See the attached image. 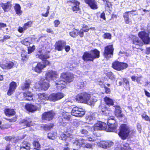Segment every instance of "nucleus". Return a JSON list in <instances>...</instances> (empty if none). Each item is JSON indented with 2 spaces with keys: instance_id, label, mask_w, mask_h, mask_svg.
I'll return each mask as SVG.
<instances>
[{
  "instance_id": "774afa93",
  "label": "nucleus",
  "mask_w": 150,
  "mask_h": 150,
  "mask_svg": "<svg viewBox=\"0 0 150 150\" xmlns=\"http://www.w3.org/2000/svg\"><path fill=\"white\" fill-rule=\"evenodd\" d=\"M70 35L72 37H74L75 36V32L74 31L70 32Z\"/></svg>"
},
{
  "instance_id": "ea45409f",
  "label": "nucleus",
  "mask_w": 150,
  "mask_h": 150,
  "mask_svg": "<svg viewBox=\"0 0 150 150\" xmlns=\"http://www.w3.org/2000/svg\"><path fill=\"white\" fill-rule=\"evenodd\" d=\"M32 24V22L31 21H29L27 23L24 24L23 27L24 30H26L28 28L31 27Z\"/></svg>"
},
{
  "instance_id": "052dcab7",
  "label": "nucleus",
  "mask_w": 150,
  "mask_h": 150,
  "mask_svg": "<svg viewBox=\"0 0 150 150\" xmlns=\"http://www.w3.org/2000/svg\"><path fill=\"white\" fill-rule=\"evenodd\" d=\"M123 80L124 81V82L125 83L126 85H129V83L128 79L126 78H123Z\"/></svg>"
},
{
  "instance_id": "20e7f679",
  "label": "nucleus",
  "mask_w": 150,
  "mask_h": 150,
  "mask_svg": "<svg viewBox=\"0 0 150 150\" xmlns=\"http://www.w3.org/2000/svg\"><path fill=\"white\" fill-rule=\"evenodd\" d=\"M114 117H110L108 118L107 121L108 126L107 125L106 131L108 132H113L116 129L117 123H115V121L114 119Z\"/></svg>"
},
{
  "instance_id": "b1692460",
  "label": "nucleus",
  "mask_w": 150,
  "mask_h": 150,
  "mask_svg": "<svg viewBox=\"0 0 150 150\" xmlns=\"http://www.w3.org/2000/svg\"><path fill=\"white\" fill-rule=\"evenodd\" d=\"M30 145L27 142H23L21 145L20 150H30Z\"/></svg>"
},
{
  "instance_id": "c85d7f7f",
  "label": "nucleus",
  "mask_w": 150,
  "mask_h": 150,
  "mask_svg": "<svg viewBox=\"0 0 150 150\" xmlns=\"http://www.w3.org/2000/svg\"><path fill=\"white\" fill-rule=\"evenodd\" d=\"M1 6L4 11L7 12L9 11L11 9V4L10 2H8L5 4L2 3L1 5Z\"/></svg>"
},
{
  "instance_id": "37998d69",
  "label": "nucleus",
  "mask_w": 150,
  "mask_h": 150,
  "mask_svg": "<svg viewBox=\"0 0 150 150\" xmlns=\"http://www.w3.org/2000/svg\"><path fill=\"white\" fill-rule=\"evenodd\" d=\"M21 57H22L21 59L23 60H26L28 57L27 56V52L25 51H22V54H21Z\"/></svg>"
},
{
  "instance_id": "3c124183",
  "label": "nucleus",
  "mask_w": 150,
  "mask_h": 150,
  "mask_svg": "<svg viewBox=\"0 0 150 150\" xmlns=\"http://www.w3.org/2000/svg\"><path fill=\"white\" fill-rule=\"evenodd\" d=\"M35 49V47L34 46H33L32 47H29L28 48V53L30 54L33 52Z\"/></svg>"
},
{
  "instance_id": "f03ea898",
  "label": "nucleus",
  "mask_w": 150,
  "mask_h": 150,
  "mask_svg": "<svg viewBox=\"0 0 150 150\" xmlns=\"http://www.w3.org/2000/svg\"><path fill=\"white\" fill-rule=\"evenodd\" d=\"M74 77L72 74L70 73H64L61 74L60 80L57 81L55 84L57 86L60 88H64V86L66 84L67 82H71L73 80Z\"/></svg>"
},
{
  "instance_id": "423d86ee",
  "label": "nucleus",
  "mask_w": 150,
  "mask_h": 150,
  "mask_svg": "<svg viewBox=\"0 0 150 150\" xmlns=\"http://www.w3.org/2000/svg\"><path fill=\"white\" fill-rule=\"evenodd\" d=\"M76 146H79V148L91 149L92 148V145L90 143H87L86 140L83 139L76 140Z\"/></svg>"
},
{
  "instance_id": "ddd939ff",
  "label": "nucleus",
  "mask_w": 150,
  "mask_h": 150,
  "mask_svg": "<svg viewBox=\"0 0 150 150\" xmlns=\"http://www.w3.org/2000/svg\"><path fill=\"white\" fill-rule=\"evenodd\" d=\"M66 45L65 42L63 41H58L56 42L54 45L55 49L59 51H61L64 49Z\"/></svg>"
},
{
  "instance_id": "a19ab883",
  "label": "nucleus",
  "mask_w": 150,
  "mask_h": 150,
  "mask_svg": "<svg viewBox=\"0 0 150 150\" xmlns=\"http://www.w3.org/2000/svg\"><path fill=\"white\" fill-rule=\"evenodd\" d=\"M47 137L50 139L54 140L56 138V134L55 133H49L48 134Z\"/></svg>"
},
{
  "instance_id": "7c9ffc66",
  "label": "nucleus",
  "mask_w": 150,
  "mask_h": 150,
  "mask_svg": "<svg viewBox=\"0 0 150 150\" xmlns=\"http://www.w3.org/2000/svg\"><path fill=\"white\" fill-rule=\"evenodd\" d=\"M23 95L26 100L30 101L33 99V94L30 92H25L23 93Z\"/></svg>"
},
{
  "instance_id": "58836bf2",
  "label": "nucleus",
  "mask_w": 150,
  "mask_h": 150,
  "mask_svg": "<svg viewBox=\"0 0 150 150\" xmlns=\"http://www.w3.org/2000/svg\"><path fill=\"white\" fill-rule=\"evenodd\" d=\"M48 97L49 100H52L54 101L57 100L56 93L52 94L50 95Z\"/></svg>"
},
{
  "instance_id": "f8f14e48",
  "label": "nucleus",
  "mask_w": 150,
  "mask_h": 150,
  "mask_svg": "<svg viewBox=\"0 0 150 150\" xmlns=\"http://www.w3.org/2000/svg\"><path fill=\"white\" fill-rule=\"evenodd\" d=\"M47 81L42 79L40 81L39 83V86H36V88H38L39 87H41L42 89L44 90H47L49 87V84Z\"/></svg>"
},
{
  "instance_id": "412c9836",
  "label": "nucleus",
  "mask_w": 150,
  "mask_h": 150,
  "mask_svg": "<svg viewBox=\"0 0 150 150\" xmlns=\"http://www.w3.org/2000/svg\"><path fill=\"white\" fill-rule=\"evenodd\" d=\"M14 64L12 62H7L0 64V67L4 69H11L14 66Z\"/></svg>"
},
{
  "instance_id": "5fc2aeb1",
  "label": "nucleus",
  "mask_w": 150,
  "mask_h": 150,
  "mask_svg": "<svg viewBox=\"0 0 150 150\" xmlns=\"http://www.w3.org/2000/svg\"><path fill=\"white\" fill-rule=\"evenodd\" d=\"M132 11H127L124 13L123 14V17L124 18H129V12H132Z\"/></svg>"
},
{
  "instance_id": "6e6552de",
  "label": "nucleus",
  "mask_w": 150,
  "mask_h": 150,
  "mask_svg": "<svg viewBox=\"0 0 150 150\" xmlns=\"http://www.w3.org/2000/svg\"><path fill=\"white\" fill-rule=\"evenodd\" d=\"M45 76L46 79L45 80L49 81L51 80H55L57 77L58 74L54 71H48L46 73Z\"/></svg>"
},
{
  "instance_id": "c9c22d12",
  "label": "nucleus",
  "mask_w": 150,
  "mask_h": 150,
  "mask_svg": "<svg viewBox=\"0 0 150 150\" xmlns=\"http://www.w3.org/2000/svg\"><path fill=\"white\" fill-rule=\"evenodd\" d=\"M5 113L7 116H12L15 114V112L13 109H7L5 110Z\"/></svg>"
},
{
  "instance_id": "dca6fc26",
  "label": "nucleus",
  "mask_w": 150,
  "mask_h": 150,
  "mask_svg": "<svg viewBox=\"0 0 150 150\" xmlns=\"http://www.w3.org/2000/svg\"><path fill=\"white\" fill-rule=\"evenodd\" d=\"M74 135L67 133L66 134H62L60 135L61 139L64 141H67V142L71 140L72 139L74 138Z\"/></svg>"
},
{
  "instance_id": "473e14b6",
  "label": "nucleus",
  "mask_w": 150,
  "mask_h": 150,
  "mask_svg": "<svg viewBox=\"0 0 150 150\" xmlns=\"http://www.w3.org/2000/svg\"><path fill=\"white\" fill-rule=\"evenodd\" d=\"M105 103L108 106L113 105L114 102L113 100L110 98L105 97L104 99Z\"/></svg>"
},
{
  "instance_id": "a878e982",
  "label": "nucleus",
  "mask_w": 150,
  "mask_h": 150,
  "mask_svg": "<svg viewBox=\"0 0 150 150\" xmlns=\"http://www.w3.org/2000/svg\"><path fill=\"white\" fill-rule=\"evenodd\" d=\"M131 79L132 81H136L138 84H142V83L144 82L142 80V77L141 76L138 77L133 76L131 77Z\"/></svg>"
},
{
  "instance_id": "09e8293b",
  "label": "nucleus",
  "mask_w": 150,
  "mask_h": 150,
  "mask_svg": "<svg viewBox=\"0 0 150 150\" xmlns=\"http://www.w3.org/2000/svg\"><path fill=\"white\" fill-rule=\"evenodd\" d=\"M33 145L35 147L36 149H38L40 147V144L38 142L36 141H35L33 142Z\"/></svg>"
},
{
  "instance_id": "4c0bfd02",
  "label": "nucleus",
  "mask_w": 150,
  "mask_h": 150,
  "mask_svg": "<svg viewBox=\"0 0 150 150\" xmlns=\"http://www.w3.org/2000/svg\"><path fill=\"white\" fill-rule=\"evenodd\" d=\"M31 39L30 38H26L21 41L22 43L26 46H28L31 42Z\"/></svg>"
},
{
  "instance_id": "f3484780",
  "label": "nucleus",
  "mask_w": 150,
  "mask_h": 150,
  "mask_svg": "<svg viewBox=\"0 0 150 150\" xmlns=\"http://www.w3.org/2000/svg\"><path fill=\"white\" fill-rule=\"evenodd\" d=\"M38 101L41 103H46L45 101L48 100V96L45 93H40L38 94Z\"/></svg>"
},
{
  "instance_id": "5701e85b",
  "label": "nucleus",
  "mask_w": 150,
  "mask_h": 150,
  "mask_svg": "<svg viewBox=\"0 0 150 150\" xmlns=\"http://www.w3.org/2000/svg\"><path fill=\"white\" fill-rule=\"evenodd\" d=\"M82 128L79 131L80 133L82 134H86L88 132V131L91 130V128L90 127L85 125H83L82 126Z\"/></svg>"
},
{
  "instance_id": "864d4df0",
  "label": "nucleus",
  "mask_w": 150,
  "mask_h": 150,
  "mask_svg": "<svg viewBox=\"0 0 150 150\" xmlns=\"http://www.w3.org/2000/svg\"><path fill=\"white\" fill-rule=\"evenodd\" d=\"M76 11H79L80 9V8L79 6L80 4V3L78 1H76Z\"/></svg>"
},
{
  "instance_id": "69168bd1",
  "label": "nucleus",
  "mask_w": 150,
  "mask_h": 150,
  "mask_svg": "<svg viewBox=\"0 0 150 150\" xmlns=\"http://www.w3.org/2000/svg\"><path fill=\"white\" fill-rule=\"evenodd\" d=\"M144 92L146 95L148 97H150V93L147 92L146 90H144Z\"/></svg>"
},
{
  "instance_id": "6e6d98bb",
  "label": "nucleus",
  "mask_w": 150,
  "mask_h": 150,
  "mask_svg": "<svg viewBox=\"0 0 150 150\" xmlns=\"http://www.w3.org/2000/svg\"><path fill=\"white\" fill-rule=\"evenodd\" d=\"M60 21L58 20H55L54 22V26L56 27H57L58 25L60 24Z\"/></svg>"
},
{
  "instance_id": "680f3d73",
  "label": "nucleus",
  "mask_w": 150,
  "mask_h": 150,
  "mask_svg": "<svg viewBox=\"0 0 150 150\" xmlns=\"http://www.w3.org/2000/svg\"><path fill=\"white\" fill-rule=\"evenodd\" d=\"M105 92L107 93H109L110 92V89L106 86L104 87Z\"/></svg>"
},
{
  "instance_id": "4468645a",
  "label": "nucleus",
  "mask_w": 150,
  "mask_h": 150,
  "mask_svg": "<svg viewBox=\"0 0 150 150\" xmlns=\"http://www.w3.org/2000/svg\"><path fill=\"white\" fill-rule=\"evenodd\" d=\"M55 114L52 111H50L48 112L44 113L42 115V118L43 119L50 120L53 118Z\"/></svg>"
},
{
  "instance_id": "f257e3e1",
  "label": "nucleus",
  "mask_w": 150,
  "mask_h": 150,
  "mask_svg": "<svg viewBox=\"0 0 150 150\" xmlns=\"http://www.w3.org/2000/svg\"><path fill=\"white\" fill-rule=\"evenodd\" d=\"M76 100L79 102L87 103L91 105L97 100V98L95 96L91 97L90 94L84 92L78 94L76 97Z\"/></svg>"
},
{
  "instance_id": "f704fd0d",
  "label": "nucleus",
  "mask_w": 150,
  "mask_h": 150,
  "mask_svg": "<svg viewBox=\"0 0 150 150\" xmlns=\"http://www.w3.org/2000/svg\"><path fill=\"white\" fill-rule=\"evenodd\" d=\"M133 44L139 46H142L143 45V42L141 40H139V38L137 37H135L133 40Z\"/></svg>"
},
{
  "instance_id": "72a5a7b5",
  "label": "nucleus",
  "mask_w": 150,
  "mask_h": 150,
  "mask_svg": "<svg viewBox=\"0 0 150 150\" xmlns=\"http://www.w3.org/2000/svg\"><path fill=\"white\" fill-rule=\"evenodd\" d=\"M21 7L20 5L16 4L14 6V9L16 14L18 15H21L22 13V11L21 10Z\"/></svg>"
},
{
  "instance_id": "338daca9",
  "label": "nucleus",
  "mask_w": 150,
  "mask_h": 150,
  "mask_svg": "<svg viewBox=\"0 0 150 150\" xmlns=\"http://www.w3.org/2000/svg\"><path fill=\"white\" fill-rule=\"evenodd\" d=\"M12 138V137L11 136L6 137L5 138V139L7 141H10Z\"/></svg>"
},
{
  "instance_id": "603ef678",
  "label": "nucleus",
  "mask_w": 150,
  "mask_h": 150,
  "mask_svg": "<svg viewBox=\"0 0 150 150\" xmlns=\"http://www.w3.org/2000/svg\"><path fill=\"white\" fill-rule=\"evenodd\" d=\"M122 111L121 110H119L115 111V114L117 117H122V114L121 113Z\"/></svg>"
},
{
  "instance_id": "de8ad7c7",
  "label": "nucleus",
  "mask_w": 150,
  "mask_h": 150,
  "mask_svg": "<svg viewBox=\"0 0 150 150\" xmlns=\"http://www.w3.org/2000/svg\"><path fill=\"white\" fill-rule=\"evenodd\" d=\"M101 110L104 113V114L105 115L108 116L110 115L111 112V111L108 110H104L103 109H102Z\"/></svg>"
},
{
  "instance_id": "39448f33",
  "label": "nucleus",
  "mask_w": 150,
  "mask_h": 150,
  "mask_svg": "<svg viewBox=\"0 0 150 150\" xmlns=\"http://www.w3.org/2000/svg\"><path fill=\"white\" fill-rule=\"evenodd\" d=\"M130 132V129L126 125L123 124L120 127L119 135L123 139H125L128 137Z\"/></svg>"
},
{
  "instance_id": "0eeeda50",
  "label": "nucleus",
  "mask_w": 150,
  "mask_h": 150,
  "mask_svg": "<svg viewBox=\"0 0 150 150\" xmlns=\"http://www.w3.org/2000/svg\"><path fill=\"white\" fill-rule=\"evenodd\" d=\"M112 67L114 69L118 71H120L126 69L128 67L127 64L115 61L112 63Z\"/></svg>"
},
{
  "instance_id": "49530a36",
  "label": "nucleus",
  "mask_w": 150,
  "mask_h": 150,
  "mask_svg": "<svg viewBox=\"0 0 150 150\" xmlns=\"http://www.w3.org/2000/svg\"><path fill=\"white\" fill-rule=\"evenodd\" d=\"M53 125H45L44 126V129L45 130H50L53 127Z\"/></svg>"
},
{
  "instance_id": "7ed1b4c3",
  "label": "nucleus",
  "mask_w": 150,
  "mask_h": 150,
  "mask_svg": "<svg viewBox=\"0 0 150 150\" xmlns=\"http://www.w3.org/2000/svg\"><path fill=\"white\" fill-rule=\"evenodd\" d=\"M100 52L95 49L91 50L90 52H86L83 56V59L84 61H93L95 59L99 57Z\"/></svg>"
},
{
  "instance_id": "a211bd4d",
  "label": "nucleus",
  "mask_w": 150,
  "mask_h": 150,
  "mask_svg": "<svg viewBox=\"0 0 150 150\" xmlns=\"http://www.w3.org/2000/svg\"><path fill=\"white\" fill-rule=\"evenodd\" d=\"M36 56L37 57H38L41 59L42 60L44 61V64L43 65H45L46 67L47 65H49L50 64V62L46 60L49 57V56L48 54H37L36 55Z\"/></svg>"
},
{
  "instance_id": "9b49d317",
  "label": "nucleus",
  "mask_w": 150,
  "mask_h": 150,
  "mask_svg": "<svg viewBox=\"0 0 150 150\" xmlns=\"http://www.w3.org/2000/svg\"><path fill=\"white\" fill-rule=\"evenodd\" d=\"M106 124L103 122H98L95 124L93 126V129L94 131L105 130L107 129Z\"/></svg>"
},
{
  "instance_id": "8fccbe9b",
  "label": "nucleus",
  "mask_w": 150,
  "mask_h": 150,
  "mask_svg": "<svg viewBox=\"0 0 150 150\" xmlns=\"http://www.w3.org/2000/svg\"><path fill=\"white\" fill-rule=\"evenodd\" d=\"M103 36L105 39H111V35L109 33H105Z\"/></svg>"
},
{
  "instance_id": "bf43d9fd",
  "label": "nucleus",
  "mask_w": 150,
  "mask_h": 150,
  "mask_svg": "<svg viewBox=\"0 0 150 150\" xmlns=\"http://www.w3.org/2000/svg\"><path fill=\"white\" fill-rule=\"evenodd\" d=\"M107 148L111 146H112L114 144V143L110 141H107Z\"/></svg>"
},
{
  "instance_id": "393cba45",
  "label": "nucleus",
  "mask_w": 150,
  "mask_h": 150,
  "mask_svg": "<svg viewBox=\"0 0 150 150\" xmlns=\"http://www.w3.org/2000/svg\"><path fill=\"white\" fill-rule=\"evenodd\" d=\"M85 114V112L81 108L76 107V117H81Z\"/></svg>"
},
{
  "instance_id": "e2e57ef3",
  "label": "nucleus",
  "mask_w": 150,
  "mask_h": 150,
  "mask_svg": "<svg viewBox=\"0 0 150 150\" xmlns=\"http://www.w3.org/2000/svg\"><path fill=\"white\" fill-rule=\"evenodd\" d=\"M10 36L7 35H4V38H3V40L4 41H6V40L9 39L10 38Z\"/></svg>"
},
{
  "instance_id": "2eb2a0df",
  "label": "nucleus",
  "mask_w": 150,
  "mask_h": 150,
  "mask_svg": "<svg viewBox=\"0 0 150 150\" xmlns=\"http://www.w3.org/2000/svg\"><path fill=\"white\" fill-rule=\"evenodd\" d=\"M20 125L23 127V128L29 127L33 125L34 123L29 120L23 119L20 122Z\"/></svg>"
},
{
  "instance_id": "2f4dec72",
  "label": "nucleus",
  "mask_w": 150,
  "mask_h": 150,
  "mask_svg": "<svg viewBox=\"0 0 150 150\" xmlns=\"http://www.w3.org/2000/svg\"><path fill=\"white\" fill-rule=\"evenodd\" d=\"M95 114L94 113H91L87 115L86 117V122H88L94 120L95 119Z\"/></svg>"
},
{
  "instance_id": "a18cd8bd",
  "label": "nucleus",
  "mask_w": 150,
  "mask_h": 150,
  "mask_svg": "<svg viewBox=\"0 0 150 150\" xmlns=\"http://www.w3.org/2000/svg\"><path fill=\"white\" fill-rule=\"evenodd\" d=\"M56 94L57 100L62 99L64 96V94L61 93H57Z\"/></svg>"
},
{
  "instance_id": "6ab92c4d",
  "label": "nucleus",
  "mask_w": 150,
  "mask_h": 150,
  "mask_svg": "<svg viewBox=\"0 0 150 150\" xmlns=\"http://www.w3.org/2000/svg\"><path fill=\"white\" fill-rule=\"evenodd\" d=\"M85 2L93 9L98 8L97 2L95 0H84Z\"/></svg>"
},
{
  "instance_id": "cd10ccee",
  "label": "nucleus",
  "mask_w": 150,
  "mask_h": 150,
  "mask_svg": "<svg viewBox=\"0 0 150 150\" xmlns=\"http://www.w3.org/2000/svg\"><path fill=\"white\" fill-rule=\"evenodd\" d=\"M115 150H132L129 145L128 144H125L122 145L120 148L116 147Z\"/></svg>"
},
{
  "instance_id": "13d9d810",
  "label": "nucleus",
  "mask_w": 150,
  "mask_h": 150,
  "mask_svg": "<svg viewBox=\"0 0 150 150\" xmlns=\"http://www.w3.org/2000/svg\"><path fill=\"white\" fill-rule=\"evenodd\" d=\"M124 19L125 22L126 24H131V21L130 20L129 18H127Z\"/></svg>"
},
{
  "instance_id": "c756f323",
  "label": "nucleus",
  "mask_w": 150,
  "mask_h": 150,
  "mask_svg": "<svg viewBox=\"0 0 150 150\" xmlns=\"http://www.w3.org/2000/svg\"><path fill=\"white\" fill-rule=\"evenodd\" d=\"M62 115L64 119L63 120V121H71V116L69 113L64 111L62 113Z\"/></svg>"
},
{
  "instance_id": "1a4fd4ad",
  "label": "nucleus",
  "mask_w": 150,
  "mask_h": 150,
  "mask_svg": "<svg viewBox=\"0 0 150 150\" xmlns=\"http://www.w3.org/2000/svg\"><path fill=\"white\" fill-rule=\"evenodd\" d=\"M138 35L145 44H149L150 42V38L148 33L144 31H141L139 33Z\"/></svg>"
},
{
  "instance_id": "bb28decb",
  "label": "nucleus",
  "mask_w": 150,
  "mask_h": 150,
  "mask_svg": "<svg viewBox=\"0 0 150 150\" xmlns=\"http://www.w3.org/2000/svg\"><path fill=\"white\" fill-rule=\"evenodd\" d=\"M25 107L27 110L31 112H33L37 110V108L35 106L30 104L26 105Z\"/></svg>"
},
{
  "instance_id": "4d7b16f0",
  "label": "nucleus",
  "mask_w": 150,
  "mask_h": 150,
  "mask_svg": "<svg viewBox=\"0 0 150 150\" xmlns=\"http://www.w3.org/2000/svg\"><path fill=\"white\" fill-rule=\"evenodd\" d=\"M142 118L145 119L146 121H149L150 120V118L149 117L145 114H143L142 115Z\"/></svg>"
},
{
  "instance_id": "9d476101",
  "label": "nucleus",
  "mask_w": 150,
  "mask_h": 150,
  "mask_svg": "<svg viewBox=\"0 0 150 150\" xmlns=\"http://www.w3.org/2000/svg\"><path fill=\"white\" fill-rule=\"evenodd\" d=\"M114 49L112 45L108 46L105 47L104 56L107 58H109L112 56Z\"/></svg>"
},
{
  "instance_id": "e433bc0d",
  "label": "nucleus",
  "mask_w": 150,
  "mask_h": 150,
  "mask_svg": "<svg viewBox=\"0 0 150 150\" xmlns=\"http://www.w3.org/2000/svg\"><path fill=\"white\" fill-rule=\"evenodd\" d=\"M89 30V29L86 28V29L83 28V29H81L78 32L77 35H79L80 37H82L83 36V32H87Z\"/></svg>"
},
{
  "instance_id": "c03bdc74",
  "label": "nucleus",
  "mask_w": 150,
  "mask_h": 150,
  "mask_svg": "<svg viewBox=\"0 0 150 150\" xmlns=\"http://www.w3.org/2000/svg\"><path fill=\"white\" fill-rule=\"evenodd\" d=\"M107 141H102L99 143V145L100 147L104 148H107Z\"/></svg>"
},
{
  "instance_id": "79ce46f5",
  "label": "nucleus",
  "mask_w": 150,
  "mask_h": 150,
  "mask_svg": "<svg viewBox=\"0 0 150 150\" xmlns=\"http://www.w3.org/2000/svg\"><path fill=\"white\" fill-rule=\"evenodd\" d=\"M29 81H25L24 84L22 86V88L23 90H24L25 89L28 88L30 86Z\"/></svg>"
},
{
  "instance_id": "0e129e2a",
  "label": "nucleus",
  "mask_w": 150,
  "mask_h": 150,
  "mask_svg": "<svg viewBox=\"0 0 150 150\" xmlns=\"http://www.w3.org/2000/svg\"><path fill=\"white\" fill-rule=\"evenodd\" d=\"M23 30H24V29L23 27H19L18 29V31L19 32L21 33L23 31Z\"/></svg>"
},
{
  "instance_id": "4be33fe9",
  "label": "nucleus",
  "mask_w": 150,
  "mask_h": 150,
  "mask_svg": "<svg viewBox=\"0 0 150 150\" xmlns=\"http://www.w3.org/2000/svg\"><path fill=\"white\" fill-rule=\"evenodd\" d=\"M46 67L45 65H43L40 63H38L36 66L33 68V70L38 73H40L42 71V70Z\"/></svg>"
},
{
  "instance_id": "aec40b11",
  "label": "nucleus",
  "mask_w": 150,
  "mask_h": 150,
  "mask_svg": "<svg viewBox=\"0 0 150 150\" xmlns=\"http://www.w3.org/2000/svg\"><path fill=\"white\" fill-rule=\"evenodd\" d=\"M17 87L16 83L14 81H12L10 84L9 88L7 92V94L10 96L14 92Z\"/></svg>"
}]
</instances>
